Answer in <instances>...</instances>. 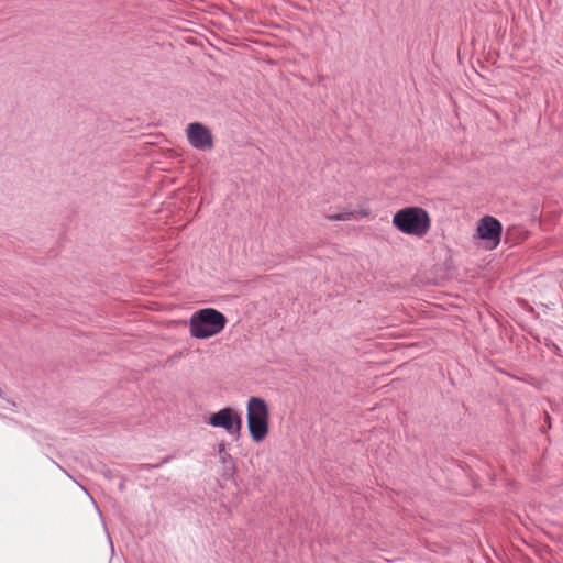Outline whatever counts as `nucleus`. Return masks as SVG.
<instances>
[{
  "label": "nucleus",
  "mask_w": 563,
  "mask_h": 563,
  "mask_svg": "<svg viewBox=\"0 0 563 563\" xmlns=\"http://www.w3.org/2000/svg\"><path fill=\"white\" fill-rule=\"evenodd\" d=\"M393 225L404 234L423 238L431 229V217L421 207H405L393 216Z\"/></svg>",
  "instance_id": "nucleus-1"
},
{
  "label": "nucleus",
  "mask_w": 563,
  "mask_h": 563,
  "mask_svg": "<svg viewBox=\"0 0 563 563\" xmlns=\"http://www.w3.org/2000/svg\"><path fill=\"white\" fill-rule=\"evenodd\" d=\"M227 317L213 309L205 308L196 311L189 320V333L196 339H209L223 331Z\"/></svg>",
  "instance_id": "nucleus-2"
},
{
  "label": "nucleus",
  "mask_w": 563,
  "mask_h": 563,
  "mask_svg": "<svg viewBox=\"0 0 563 563\" xmlns=\"http://www.w3.org/2000/svg\"><path fill=\"white\" fill-rule=\"evenodd\" d=\"M246 421L251 439L260 443L269 432V407L265 399L252 396L246 402Z\"/></svg>",
  "instance_id": "nucleus-3"
},
{
  "label": "nucleus",
  "mask_w": 563,
  "mask_h": 563,
  "mask_svg": "<svg viewBox=\"0 0 563 563\" xmlns=\"http://www.w3.org/2000/svg\"><path fill=\"white\" fill-rule=\"evenodd\" d=\"M208 423L214 428H223L229 434H236L242 428L240 415L230 407L212 413L208 419Z\"/></svg>",
  "instance_id": "nucleus-4"
},
{
  "label": "nucleus",
  "mask_w": 563,
  "mask_h": 563,
  "mask_svg": "<svg viewBox=\"0 0 563 563\" xmlns=\"http://www.w3.org/2000/svg\"><path fill=\"white\" fill-rule=\"evenodd\" d=\"M189 144L197 150L207 151L213 147V136L211 131L201 123L194 122L186 129Z\"/></svg>",
  "instance_id": "nucleus-5"
},
{
  "label": "nucleus",
  "mask_w": 563,
  "mask_h": 563,
  "mask_svg": "<svg viewBox=\"0 0 563 563\" xmlns=\"http://www.w3.org/2000/svg\"><path fill=\"white\" fill-rule=\"evenodd\" d=\"M501 224L494 217L482 218L477 225V236L487 241L489 249H495L500 242Z\"/></svg>",
  "instance_id": "nucleus-6"
},
{
  "label": "nucleus",
  "mask_w": 563,
  "mask_h": 563,
  "mask_svg": "<svg viewBox=\"0 0 563 563\" xmlns=\"http://www.w3.org/2000/svg\"><path fill=\"white\" fill-rule=\"evenodd\" d=\"M371 211L367 208L356 210V211H346L341 213H334V214H327L325 219L329 221H350L352 219H358V218H367L369 217Z\"/></svg>",
  "instance_id": "nucleus-7"
},
{
  "label": "nucleus",
  "mask_w": 563,
  "mask_h": 563,
  "mask_svg": "<svg viewBox=\"0 0 563 563\" xmlns=\"http://www.w3.org/2000/svg\"><path fill=\"white\" fill-rule=\"evenodd\" d=\"M0 396H2V390L0 389Z\"/></svg>",
  "instance_id": "nucleus-8"
}]
</instances>
